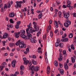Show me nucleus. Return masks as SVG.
I'll return each mask as SVG.
<instances>
[{
  "label": "nucleus",
  "instance_id": "3c124183",
  "mask_svg": "<svg viewBox=\"0 0 76 76\" xmlns=\"http://www.w3.org/2000/svg\"><path fill=\"white\" fill-rule=\"evenodd\" d=\"M62 7H63L64 9L66 8L67 7L66 6V5L63 4L62 6Z\"/></svg>",
  "mask_w": 76,
  "mask_h": 76
},
{
  "label": "nucleus",
  "instance_id": "774afa93",
  "mask_svg": "<svg viewBox=\"0 0 76 76\" xmlns=\"http://www.w3.org/2000/svg\"><path fill=\"white\" fill-rule=\"evenodd\" d=\"M73 16H74V17H76V13H74L73 14Z\"/></svg>",
  "mask_w": 76,
  "mask_h": 76
},
{
  "label": "nucleus",
  "instance_id": "473e14b6",
  "mask_svg": "<svg viewBox=\"0 0 76 76\" xmlns=\"http://www.w3.org/2000/svg\"><path fill=\"white\" fill-rule=\"evenodd\" d=\"M20 69L21 70H23L24 69V66L23 65H21L20 66Z\"/></svg>",
  "mask_w": 76,
  "mask_h": 76
},
{
  "label": "nucleus",
  "instance_id": "72a5a7b5",
  "mask_svg": "<svg viewBox=\"0 0 76 76\" xmlns=\"http://www.w3.org/2000/svg\"><path fill=\"white\" fill-rule=\"evenodd\" d=\"M69 38H72L73 37V34L71 33L69 35Z\"/></svg>",
  "mask_w": 76,
  "mask_h": 76
},
{
  "label": "nucleus",
  "instance_id": "423d86ee",
  "mask_svg": "<svg viewBox=\"0 0 76 76\" xmlns=\"http://www.w3.org/2000/svg\"><path fill=\"white\" fill-rule=\"evenodd\" d=\"M20 36L21 38H23V39H27L26 35L24 34H21Z\"/></svg>",
  "mask_w": 76,
  "mask_h": 76
},
{
  "label": "nucleus",
  "instance_id": "2eb2a0df",
  "mask_svg": "<svg viewBox=\"0 0 76 76\" xmlns=\"http://www.w3.org/2000/svg\"><path fill=\"white\" fill-rule=\"evenodd\" d=\"M64 68L66 70H67L68 69H69V67L68 66H67V64H66L65 65H64Z\"/></svg>",
  "mask_w": 76,
  "mask_h": 76
},
{
  "label": "nucleus",
  "instance_id": "0eeeda50",
  "mask_svg": "<svg viewBox=\"0 0 76 76\" xmlns=\"http://www.w3.org/2000/svg\"><path fill=\"white\" fill-rule=\"evenodd\" d=\"M16 61L15 60H13V61L11 63L12 67H15V64H16Z\"/></svg>",
  "mask_w": 76,
  "mask_h": 76
},
{
  "label": "nucleus",
  "instance_id": "4d7b16f0",
  "mask_svg": "<svg viewBox=\"0 0 76 76\" xmlns=\"http://www.w3.org/2000/svg\"><path fill=\"white\" fill-rule=\"evenodd\" d=\"M23 60L24 61V63H25V61H26V58H23Z\"/></svg>",
  "mask_w": 76,
  "mask_h": 76
},
{
  "label": "nucleus",
  "instance_id": "39448f33",
  "mask_svg": "<svg viewBox=\"0 0 76 76\" xmlns=\"http://www.w3.org/2000/svg\"><path fill=\"white\" fill-rule=\"evenodd\" d=\"M27 37L26 39H30V38H32V35H31V34L30 33H27Z\"/></svg>",
  "mask_w": 76,
  "mask_h": 76
},
{
  "label": "nucleus",
  "instance_id": "dca6fc26",
  "mask_svg": "<svg viewBox=\"0 0 76 76\" xmlns=\"http://www.w3.org/2000/svg\"><path fill=\"white\" fill-rule=\"evenodd\" d=\"M54 23L56 28H58V24H57V21H55Z\"/></svg>",
  "mask_w": 76,
  "mask_h": 76
},
{
  "label": "nucleus",
  "instance_id": "4c0bfd02",
  "mask_svg": "<svg viewBox=\"0 0 76 76\" xmlns=\"http://www.w3.org/2000/svg\"><path fill=\"white\" fill-rule=\"evenodd\" d=\"M9 45L10 47H13V44L12 43H9Z\"/></svg>",
  "mask_w": 76,
  "mask_h": 76
},
{
  "label": "nucleus",
  "instance_id": "69168bd1",
  "mask_svg": "<svg viewBox=\"0 0 76 76\" xmlns=\"http://www.w3.org/2000/svg\"><path fill=\"white\" fill-rule=\"evenodd\" d=\"M73 8H72V7L70 6L69 7V9L71 10L72 9H73Z\"/></svg>",
  "mask_w": 76,
  "mask_h": 76
},
{
  "label": "nucleus",
  "instance_id": "680f3d73",
  "mask_svg": "<svg viewBox=\"0 0 76 76\" xmlns=\"http://www.w3.org/2000/svg\"><path fill=\"white\" fill-rule=\"evenodd\" d=\"M4 9H5L6 8H7V7L6 4H5L4 6Z\"/></svg>",
  "mask_w": 76,
  "mask_h": 76
},
{
  "label": "nucleus",
  "instance_id": "a18cd8bd",
  "mask_svg": "<svg viewBox=\"0 0 76 76\" xmlns=\"http://www.w3.org/2000/svg\"><path fill=\"white\" fill-rule=\"evenodd\" d=\"M28 28H29V29H32V28L31 27V26L28 25Z\"/></svg>",
  "mask_w": 76,
  "mask_h": 76
},
{
  "label": "nucleus",
  "instance_id": "bb28decb",
  "mask_svg": "<svg viewBox=\"0 0 76 76\" xmlns=\"http://www.w3.org/2000/svg\"><path fill=\"white\" fill-rule=\"evenodd\" d=\"M7 65V64H6V63L4 62L2 64V66H4V67H6Z\"/></svg>",
  "mask_w": 76,
  "mask_h": 76
},
{
  "label": "nucleus",
  "instance_id": "c03bdc74",
  "mask_svg": "<svg viewBox=\"0 0 76 76\" xmlns=\"http://www.w3.org/2000/svg\"><path fill=\"white\" fill-rule=\"evenodd\" d=\"M66 22H67V23H68V24L69 25L71 23V22L69 20H66Z\"/></svg>",
  "mask_w": 76,
  "mask_h": 76
},
{
  "label": "nucleus",
  "instance_id": "f704fd0d",
  "mask_svg": "<svg viewBox=\"0 0 76 76\" xmlns=\"http://www.w3.org/2000/svg\"><path fill=\"white\" fill-rule=\"evenodd\" d=\"M10 22L11 23H14V21L12 19H10Z\"/></svg>",
  "mask_w": 76,
  "mask_h": 76
},
{
  "label": "nucleus",
  "instance_id": "6e6d98bb",
  "mask_svg": "<svg viewBox=\"0 0 76 76\" xmlns=\"http://www.w3.org/2000/svg\"><path fill=\"white\" fill-rule=\"evenodd\" d=\"M59 65L61 68H62L63 67V65H62V64H61V63H59Z\"/></svg>",
  "mask_w": 76,
  "mask_h": 76
},
{
  "label": "nucleus",
  "instance_id": "052dcab7",
  "mask_svg": "<svg viewBox=\"0 0 76 76\" xmlns=\"http://www.w3.org/2000/svg\"><path fill=\"white\" fill-rule=\"evenodd\" d=\"M5 44H6V42L5 41H4L3 42V46H4L5 45Z\"/></svg>",
  "mask_w": 76,
  "mask_h": 76
},
{
  "label": "nucleus",
  "instance_id": "f257e3e1",
  "mask_svg": "<svg viewBox=\"0 0 76 76\" xmlns=\"http://www.w3.org/2000/svg\"><path fill=\"white\" fill-rule=\"evenodd\" d=\"M19 47L20 48H26V45L25 43V42L23 41H21L19 43Z\"/></svg>",
  "mask_w": 76,
  "mask_h": 76
},
{
  "label": "nucleus",
  "instance_id": "2f4dec72",
  "mask_svg": "<svg viewBox=\"0 0 76 76\" xmlns=\"http://www.w3.org/2000/svg\"><path fill=\"white\" fill-rule=\"evenodd\" d=\"M27 9V8H26V7H24V9L21 10L22 12H24V11H25V12H26Z\"/></svg>",
  "mask_w": 76,
  "mask_h": 76
},
{
  "label": "nucleus",
  "instance_id": "ea45409f",
  "mask_svg": "<svg viewBox=\"0 0 76 76\" xmlns=\"http://www.w3.org/2000/svg\"><path fill=\"white\" fill-rule=\"evenodd\" d=\"M58 15L59 17H61V12L60 11L58 12Z\"/></svg>",
  "mask_w": 76,
  "mask_h": 76
},
{
  "label": "nucleus",
  "instance_id": "49530a36",
  "mask_svg": "<svg viewBox=\"0 0 76 76\" xmlns=\"http://www.w3.org/2000/svg\"><path fill=\"white\" fill-rule=\"evenodd\" d=\"M67 4H71V2H70V1L69 0H68L67 1Z\"/></svg>",
  "mask_w": 76,
  "mask_h": 76
},
{
  "label": "nucleus",
  "instance_id": "a19ab883",
  "mask_svg": "<svg viewBox=\"0 0 76 76\" xmlns=\"http://www.w3.org/2000/svg\"><path fill=\"white\" fill-rule=\"evenodd\" d=\"M31 11L32 14H34V9H33V8H31Z\"/></svg>",
  "mask_w": 76,
  "mask_h": 76
},
{
  "label": "nucleus",
  "instance_id": "cd10ccee",
  "mask_svg": "<svg viewBox=\"0 0 76 76\" xmlns=\"http://www.w3.org/2000/svg\"><path fill=\"white\" fill-rule=\"evenodd\" d=\"M20 33L21 34H24L25 33V31L23 30H22L20 31Z\"/></svg>",
  "mask_w": 76,
  "mask_h": 76
},
{
  "label": "nucleus",
  "instance_id": "603ef678",
  "mask_svg": "<svg viewBox=\"0 0 76 76\" xmlns=\"http://www.w3.org/2000/svg\"><path fill=\"white\" fill-rule=\"evenodd\" d=\"M62 58H62V57L61 58H60L59 57L58 58V60H59L60 61H62Z\"/></svg>",
  "mask_w": 76,
  "mask_h": 76
},
{
  "label": "nucleus",
  "instance_id": "f8f14e48",
  "mask_svg": "<svg viewBox=\"0 0 76 76\" xmlns=\"http://www.w3.org/2000/svg\"><path fill=\"white\" fill-rule=\"evenodd\" d=\"M9 16L10 18H13V17L15 16L14 13L13 12H11L9 14Z\"/></svg>",
  "mask_w": 76,
  "mask_h": 76
},
{
  "label": "nucleus",
  "instance_id": "a211bd4d",
  "mask_svg": "<svg viewBox=\"0 0 76 76\" xmlns=\"http://www.w3.org/2000/svg\"><path fill=\"white\" fill-rule=\"evenodd\" d=\"M48 28V30L47 29V32L48 33L49 32V30H51V25H49Z\"/></svg>",
  "mask_w": 76,
  "mask_h": 76
},
{
  "label": "nucleus",
  "instance_id": "6ab92c4d",
  "mask_svg": "<svg viewBox=\"0 0 76 76\" xmlns=\"http://www.w3.org/2000/svg\"><path fill=\"white\" fill-rule=\"evenodd\" d=\"M63 45H64L63 43H61L59 44V47L62 48V47H63Z\"/></svg>",
  "mask_w": 76,
  "mask_h": 76
},
{
  "label": "nucleus",
  "instance_id": "b1692460",
  "mask_svg": "<svg viewBox=\"0 0 76 76\" xmlns=\"http://www.w3.org/2000/svg\"><path fill=\"white\" fill-rule=\"evenodd\" d=\"M42 13H41L38 15V18L39 19H41V18H42Z\"/></svg>",
  "mask_w": 76,
  "mask_h": 76
},
{
  "label": "nucleus",
  "instance_id": "4be33fe9",
  "mask_svg": "<svg viewBox=\"0 0 76 76\" xmlns=\"http://www.w3.org/2000/svg\"><path fill=\"white\" fill-rule=\"evenodd\" d=\"M35 32V30H34L30 29L29 31V32H30V33H31V34L33 33V32Z\"/></svg>",
  "mask_w": 76,
  "mask_h": 76
},
{
  "label": "nucleus",
  "instance_id": "338daca9",
  "mask_svg": "<svg viewBox=\"0 0 76 76\" xmlns=\"http://www.w3.org/2000/svg\"><path fill=\"white\" fill-rule=\"evenodd\" d=\"M33 58H36V56L35 55H33V57H32Z\"/></svg>",
  "mask_w": 76,
  "mask_h": 76
},
{
  "label": "nucleus",
  "instance_id": "f3484780",
  "mask_svg": "<svg viewBox=\"0 0 76 76\" xmlns=\"http://www.w3.org/2000/svg\"><path fill=\"white\" fill-rule=\"evenodd\" d=\"M14 34L15 35V38H18L19 37V35L18 34V33H15Z\"/></svg>",
  "mask_w": 76,
  "mask_h": 76
},
{
  "label": "nucleus",
  "instance_id": "79ce46f5",
  "mask_svg": "<svg viewBox=\"0 0 76 76\" xmlns=\"http://www.w3.org/2000/svg\"><path fill=\"white\" fill-rule=\"evenodd\" d=\"M26 52L27 53H29V48H27L26 50Z\"/></svg>",
  "mask_w": 76,
  "mask_h": 76
},
{
  "label": "nucleus",
  "instance_id": "412c9836",
  "mask_svg": "<svg viewBox=\"0 0 76 76\" xmlns=\"http://www.w3.org/2000/svg\"><path fill=\"white\" fill-rule=\"evenodd\" d=\"M63 53L65 57L67 56V54H66V50H63Z\"/></svg>",
  "mask_w": 76,
  "mask_h": 76
},
{
  "label": "nucleus",
  "instance_id": "58836bf2",
  "mask_svg": "<svg viewBox=\"0 0 76 76\" xmlns=\"http://www.w3.org/2000/svg\"><path fill=\"white\" fill-rule=\"evenodd\" d=\"M19 27V25L18 24H16L15 26V28L16 29H18Z\"/></svg>",
  "mask_w": 76,
  "mask_h": 76
},
{
  "label": "nucleus",
  "instance_id": "1a4fd4ad",
  "mask_svg": "<svg viewBox=\"0 0 76 76\" xmlns=\"http://www.w3.org/2000/svg\"><path fill=\"white\" fill-rule=\"evenodd\" d=\"M57 42L55 43V45L56 47L59 46V42H60V41L59 39H57Z\"/></svg>",
  "mask_w": 76,
  "mask_h": 76
},
{
  "label": "nucleus",
  "instance_id": "864d4df0",
  "mask_svg": "<svg viewBox=\"0 0 76 76\" xmlns=\"http://www.w3.org/2000/svg\"><path fill=\"white\" fill-rule=\"evenodd\" d=\"M29 28H27L26 29V33L27 34V33H29Z\"/></svg>",
  "mask_w": 76,
  "mask_h": 76
},
{
  "label": "nucleus",
  "instance_id": "9d476101",
  "mask_svg": "<svg viewBox=\"0 0 76 76\" xmlns=\"http://www.w3.org/2000/svg\"><path fill=\"white\" fill-rule=\"evenodd\" d=\"M50 73V67L48 66L47 69V74H49Z\"/></svg>",
  "mask_w": 76,
  "mask_h": 76
},
{
  "label": "nucleus",
  "instance_id": "f03ea898",
  "mask_svg": "<svg viewBox=\"0 0 76 76\" xmlns=\"http://www.w3.org/2000/svg\"><path fill=\"white\" fill-rule=\"evenodd\" d=\"M23 3V2H22V1H17L16 2L17 5H15V7H16V8H17V9H18V7H21V6H22L21 4H22Z\"/></svg>",
  "mask_w": 76,
  "mask_h": 76
},
{
  "label": "nucleus",
  "instance_id": "8fccbe9b",
  "mask_svg": "<svg viewBox=\"0 0 76 76\" xmlns=\"http://www.w3.org/2000/svg\"><path fill=\"white\" fill-rule=\"evenodd\" d=\"M56 4H60V2L58 1H57L56 2Z\"/></svg>",
  "mask_w": 76,
  "mask_h": 76
},
{
  "label": "nucleus",
  "instance_id": "aec40b11",
  "mask_svg": "<svg viewBox=\"0 0 76 76\" xmlns=\"http://www.w3.org/2000/svg\"><path fill=\"white\" fill-rule=\"evenodd\" d=\"M54 64L55 66H58V62L56 61H55L54 62Z\"/></svg>",
  "mask_w": 76,
  "mask_h": 76
},
{
  "label": "nucleus",
  "instance_id": "7ed1b4c3",
  "mask_svg": "<svg viewBox=\"0 0 76 76\" xmlns=\"http://www.w3.org/2000/svg\"><path fill=\"white\" fill-rule=\"evenodd\" d=\"M33 25H34V28L35 29V31L38 32L39 31V26L37 25V23L35 22H34L33 23Z\"/></svg>",
  "mask_w": 76,
  "mask_h": 76
},
{
  "label": "nucleus",
  "instance_id": "7c9ffc66",
  "mask_svg": "<svg viewBox=\"0 0 76 76\" xmlns=\"http://www.w3.org/2000/svg\"><path fill=\"white\" fill-rule=\"evenodd\" d=\"M20 40L18 41L16 43V45H19V44H20Z\"/></svg>",
  "mask_w": 76,
  "mask_h": 76
},
{
  "label": "nucleus",
  "instance_id": "5701e85b",
  "mask_svg": "<svg viewBox=\"0 0 76 76\" xmlns=\"http://www.w3.org/2000/svg\"><path fill=\"white\" fill-rule=\"evenodd\" d=\"M69 24L68 23H64V26L65 27H66L67 28H68V27H69Z\"/></svg>",
  "mask_w": 76,
  "mask_h": 76
},
{
  "label": "nucleus",
  "instance_id": "bf43d9fd",
  "mask_svg": "<svg viewBox=\"0 0 76 76\" xmlns=\"http://www.w3.org/2000/svg\"><path fill=\"white\" fill-rule=\"evenodd\" d=\"M20 75H23V71H22L21 70L20 71Z\"/></svg>",
  "mask_w": 76,
  "mask_h": 76
},
{
  "label": "nucleus",
  "instance_id": "9b49d317",
  "mask_svg": "<svg viewBox=\"0 0 76 76\" xmlns=\"http://www.w3.org/2000/svg\"><path fill=\"white\" fill-rule=\"evenodd\" d=\"M69 41V39L67 38H66L63 39H61V41L62 42H67Z\"/></svg>",
  "mask_w": 76,
  "mask_h": 76
},
{
  "label": "nucleus",
  "instance_id": "c756f323",
  "mask_svg": "<svg viewBox=\"0 0 76 76\" xmlns=\"http://www.w3.org/2000/svg\"><path fill=\"white\" fill-rule=\"evenodd\" d=\"M35 69V66H32L30 68V70H32V71H33Z\"/></svg>",
  "mask_w": 76,
  "mask_h": 76
},
{
  "label": "nucleus",
  "instance_id": "a878e982",
  "mask_svg": "<svg viewBox=\"0 0 76 76\" xmlns=\"http://www.w3.org/2000/svg\"><path fill=\"white\" fill-rule=\"evenodd\" d=\"M71 60L72 63H75V59L73 58V57H71Z\"/></svg>",
  "mask_w": 76,
  "mask_h": 76
},
{
  "label": "nucleus",
  "instance_id": "de8ad7c7",
  "mask_svg": "<svg viewBox=\"0 0 76 76\" xmlns=\"http://www.w3.org/2000/svg\"><path fill=\"white\" fill-rule=\"evenodd\" d=\"M7 6L8 8H10V6H11V5H10V3H9L7 4Z\"/></svg>",
  "mask_w": 76,
  "mask_h": 76
},
{
  "label": "nucleus",
  "instance_id": "4468645a",
  "mask_svg": "<svg viewBox=\"0 0 76 76\" xmlns=\"http://www.w3.org/2000/svg\"><path fill=\"white\" fill-rule=\"evenodd\" d=\"M31 61L33 64H34V65H36V64H37V61H34V59H32Z\"/></svg>",
  "mask_w": 76,
  "mask_h": 76
},
{
  "label": "nucleus",
  "instance_id": "37998d69",
  "mask_svg": "<svg viewBox=\"0 0 76 76\" xmlns=\"http://www.w3.org/2000/svg\"><path fill=\"white\" fill-rule=\"evenodd\" d=\"M45 58H47V52H45Z\"/></svg>",
  "mask_w": 76,
  "mask_h": 76
},
{
  "label": "nucleus",
  "instance_id": "6e6552de",
  "mask_svg": "<svg viewBox=\"0 0 76 76\" xmlns=\"http://www.w3.org/2000/svg\"><path fill=\"white\" fill-rule=\"evenodd\" d=\"M30 42L32 43H35L37 42V40L33 38H31L30 39Z\"/></svg>",
  "mask_w": 76,
  "mask_h": 76
},
{
  "label": "nucleus",
  "instance_id": "393cba45",
  "mask_svg": "<svg viewBox=\"0 0 76 76\" xmlns=\"http://www.w3.org/2000/svg\"><path fill=\"white\" fill-rule=\"evenodd\" d=\"M39 69V66H36L35 67V69H34L35 71H38V70Z\"/></svg>",
  "mask_w": 76,
  "mask_h": 76
},
{
  "label": "nucleus",
  "instance_id": "e2e57ef3",
  "mask_svg": "<svg viewBox=\"0 0 76 76\" xmlns=\"http://www.w3.org/2000/svg\"><path fill=\"white\" fill-rule=\"evenodd\" d=\"M39 34H40V32L39 31L38 32V33H37V37H38V36L39 35Z\"/></svg>",
  "mask_w": 76,
  "mask_h": 76
},
{
  "label": "nucleus",
  "instance_id": "20e7f679",
  "mask_svg": "<svg viewBox=\"0 0 76 76\" xmlns=\"http://www.w3.org/2000/svg\"><path fill=\"white\" fill-rule=\"evenodd\" d=\"M69 13H67L66 12L64 13V18H66L67 20H68V18L69 17Z\"/></svg>",
  "mask_w": 76,
  "mask_h": 76
},
{
  "label": "nucleus",
  "instance_id": "09e8293b",
  "mask_svg": "<svg viewBox=\"0 0 76 76\" xmlns=\"http://www.w3.org/2000/svg\"><path fill=\"white\" fill-rule=\"evenodd\" d=\"M21 23V21H18L17 22V25H20V24Z\"/></svg>",
  "mask_w": 76,
  "mask_h": 76
},
{
  "label": "nucleus",
  "instance_id": "e433bc0d",
  "mask_svg": "<svg viewBox=\"0 0 76 76\" xmlns=\"http://www.w3.org/2000/svg\"><path fill=\"white\" fill-rule=\"evenodd\" d=\"M73 46H74V45L73 44L71 46V49L72 50H75V47H74Z\"/></svg>",
  "mask_w": 76,
  "mask_h": 76
},
{
  "label": "nucleus",
  "instance_id": "0e129e2a",
  "mask_svg": "<svg viewBox=\"0 0 76 76\" xmlns=\"http://www.w3.org/2000/svg\"><path fill=\"white\" fill-rule=\"evenodd\" d=\"M9 28H13V25L12 24H10L9 25Z\"/></svg>",
  "mask_w": 76,
  "mask_h": 76
},
{
  "label": "nucleus",
  "instance_id": "ddd939ff",
  "mask_svg": "<svg viewBox=\"0 0 76 76\" xmlns=\"http://www.w3.org/2000/svg\"><path fill=\"white\" fill-rule=\"evenodd\" d=\"M8 36V34L7 33H4V34L3 35V38H4V39H5V38H6Z\"/></svg>",
  "mask_w": 76,
  "mask_h": 76
},
{
  "label": "nucleus",
  "instance_id": "5fc2aeb1",
  "mask_svg": "<svg viewBox=\"0 0 76 76\" xmlns=\"http://www.w3.org/2000/svg\"><path fill=\"white\" fill-rule=\"evenodd\" d=\"M67 37V35L66 34H64V36L62 37V38H64L65 37Z\"/></svg>",
  "mask_w": 76,
  "mask_h": 76
},
{
  "label": "nucleus",
  "instance_id": "c85d7f7f",
  "mask_svg": "<svg viewBox=\"0 0 76 76\" xmlns=\"http://www.w3.org/2000/svg\"><path fill=\"white\" fill-rule=\"evenodd\" d=\"M60 73L61 75H63L64 73V70H63V69H61L60 70Z\"/></svg>",
  "mask_w": 76,
  "mask_h": 76
},
{
  "label": "nucleus",
  "instance_id": "13d9d810",
  "mask_svg": "<svg viewBox=\"0 0 76 76\" xmlns=\"http://www.w3.org/2000/svg\"><path fill=\"white\" fill-rule=\"evenodd\" d=\"M46 62L47 63H48V59L47 58H45Z\"/></svg>",
  "mask_w": 76,
  "mask_h": 76
},
{
  "label": "nucleus",
  "instance_id": "c9c22d12",
  "mask_svg": "<svg viewBox=\"0 0 76 76\" xmlns=\"http://www.w3.org/2000/svg\"><path fill=\"white\" fill-rule=\"evenodd\" d=\"M28 62H29V61L28 60H26L24 62V64L25 65H26V64H28Z\"/></svg>",
  "mask_w": 76,
  "mask_h": 76
}]
</instances>
